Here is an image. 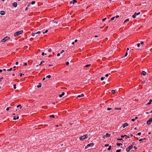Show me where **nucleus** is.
<instances>
[{"instance_id": "f257e3e1", "label": "nucleus", "mask_w": 152, "mask_h": 152, "mask_svg": "<svg viewBox=\"0 0 152 152\" xmlns=\"http://www.w3.org/2000/svg\"><path fill=\"white\" fill-rule=\"evenodd\" d=\"M23 31L22 30H21L20 31H17L14 34V36L15 37H16L18 36L19 35L22 34Z\"/></svg>"}, {"instance_id": "f03ea898", "label": "nucleus", "mask_w": 152, "mask_h": 152, "mask_svg": "<svg viewBox=\"0 0 152 152\" xmlns=\"http://www.w3.org/2000/svg\"><path fill=\"white\" fill-rule=\"evenodd\" d=\"M88 137V135L87 134H85L82 137H80V140H83L86 138H87Z\"/></svg>"}, {"instance_id": "7ed1b4c3", "label": "nucleus", "mask_w": 152, "mask_h": 152, "mask_svg": "<svg viewBox=\"0 0 152 152\" xmlns=\"http://www.w3.org/2000/svg\"><path fill=\"white\" fill-rule=\"evenodd\" d=\"M10 39V37H4L3 39L1 40V42H4L7 41L8 40Z\"/></svg>"}, {"instance_id": "20e7f679", "label": "nucleus", "mask_w": 152, "mask_h": 152, "mask_svg": "<svg viewBox=\"0 0 152 152\" xmlns=\"http://www.w3.org/2000/svg\"><path fill=\"white\" fill-rule=\"evenodd\" d=\"M133 148L132 145H130L126 149V151L127 152H129V151Z\"/></svg>"}, {"instance_id": "39448f33", "label": "nucleus", "mask_w": 152, "mask_h": 152, "mask_svg": "<svg viewBox=\"0 0 152 152\" xmlns=\"http://www.w3.org/2000/svg\"><path fill=\"white\" fill-rule=\"evenodd\" d=\"M140 14V12H138V13L135 12L134 14L132 16V17L133 18H135L137 15H138Z\"/></svg>"}, {"instance_id": "423d86ee", "label": "nucleus", "mask_w": 152, "mask_h": 152, "mask_svg": "<svg viewBox=\"0 0 152 152\" xmlns=\"http://www.w3.org/2000/svg\"><path fill=\"white\" fill-rule=\"evenodd\" d=\"M152 121V118H150L147 122V124L148 125H149Z\"/></svg>"}, {"instance_id": "0eeeda50", "label": "nucleus", "mask_w": 152, "mask_h": 152, "mask_svg": "<svg viewBox=\"0 0 152 152\" xmlns=\"http://www.w3.org/2000/svg\"><path fill=\"white\" fill-rule=\"evenodd\" d=\"M87 145L88 147H92L94 145V144L93 143H91L88 144Z\"/></svg>"}, {"instance_id": "6e6552de", "label": "nucleus", "mask_w": 152, "mask_h": 152, "mask_svg": "<svg viewBox=\"0 0 152 152\" xmlns=\"http://www.w3.org/2000/svg\"><path fill=\"white\" fill-rule=\"evenodd\" d=\"M128 125V124L127 123H125L123 124L122 125V126L123 127V128H124L125 127L127 126Z\"/></svg>"}, {"instance_id": "1a4fd4ad", "label": "nucleus", "mask_w": 152, "mask_h": 152, "mask_svg": "<svg viewBox=\"0 0 152 152\" xmlns=\"http://www.w3.org/2000/svg\"><path fill=\"white\" fill-rule=\"evenodd\" d=\"M77 2L76 0H73L70 2V4H74L75 3H76Z\"/></svg>"}, {"instance_id": "9d476101", "label": "nucleus", "mask_w": 152, "mask_h": 152, "mask_svg": "<svg viewBox=\"0 0 152 152\" xmlns=\"http://www.w3.org/2000/svg\"><path fill=\"white\" fill-rule=\"evenodd\" d=\"M146 75V72L145 71H142L141 73V75H142L145 76Z\"/></svg>"}, {"instance_id": "9b49d317", "label": "nucleus", "mask_w": 152, "mask_h": 152, "mask_svg": "<svg viewBox=\"0 0 152 152\" xmlns=\"http://www.w3.org/2000/svg\"><path fill=\"white\" fill-rule=\"evenodd\" d=\"M5 13V12L4 11H1L0 12V14L2 15H4Z\"/></svg>"}, {"instance_id": "f8f14e48", "label": "nucleus", "mask_w": 152, "mask_h": 152, "mask_svg": "<svg viewBox=\"0 0 152 152\" xmlns=\"http://www.w3.org/2000/svg\"><path fill=\"white\" fill-rule=\"evenodd\" d=\"M65 93L64 92H62V94H60L59 95V97H62L64 94Z\"/></svg>"}, {"instance_id": "ddd939ff", "label": "nucleus", "mask_w": 152, "mask_h": 152, "mask_svg": "<svg viewBox=\"0 0 152 152\" xmlns=\"http://www.w3.org/2000/svg\"><path fill=\"white\" fill-rule=\"evenodd\" d=\"M152 102V100L151 99H150L149 101V102L148 103H147L146 104V105H149V104H151V103Z\"/></svg>"}, {"instance_id": "4468645a", "label": "nucleus", "mask_w": 152, "mask_h": 152, "mask_svg": "<svg viewBox=\"0 0 152 152\" xmlns=\"http://www.w3.org/2000/svg\"><path fill=\"white\" fill-rule=\"evenodd\" d=\"M13 6L14 7H16L17 6V3L16 2H14L13 3Z\"/></svg>"}, {"instance_id": "2eb2a0df", "label": "nucleus", "mask_w": 152, "mask_h": 152, "mask_svg": "<svg viewBox=\"0 0 152 152\" xmlns=\"http://www.w3.org/2000/svg\"><path fill=\"white\" fill-rule=\"evenodd\" d=\"M84 96V94H81V95H78L77 96V98H78L80 97H83Z\"/></svg>"}, {"instance_id": "dca6fc26", "label": "nucleus", "mask_w": 152, "mask_h": 152, "mask_svg": "<svg viewBox=\"0 0 152 152\" xmlns=\"http://www.w3.org/2000/svg\"><path fill=\"white\" fill-rule=\"evenodd\" d=\"M42 84L41 83H39V85L37 86V87L38 88H40L41 87Z\"/></svg>"}, {"instance_id": "f3484780", "label": "nucleus", "mask_w": 152, "mask_h": 152, "mask_svg": "<svg viewBox=\"0 0 152 152\" xmlns=\"http://www.w3.org/2000/svg\"><path fill=\"white\" fill-rule=\"evenodd\" d=\"M116 145L118 146H120L121 145H122V144L121 143H117Z\"/></svg>"}, {"instance_id": "a211bd4d", "label": "nucleus", "mask_w": 152, "mask_h": 152, "mask_svg": "<svg viewBox=\"0 0 152 152\" xmlns=\"http://www.w3.org/2000/svg\"><path fill=\"white\" fill-rule=\"evenodd\" d=\"M106 135L107 137H109L110 136V134L108 133H107L106 134Z\"/></svg>"}, {"instance_id": "6ab92c4d", "label": "nucleus", "mask_w": 152, "mask_h": 152, "mask_svg": "<svg viewBox=\"0 0 152 152\" xmlns=\"http://www.w3.org/2000/svg\"><path fill=\"white\" fill-rule=\"evenodd\" d=\"M146 139L145 138H141L139 140V141L140 142H141L143 140H145Z\"/></svg>"}, {"instance_id": "aec40b11", "label": "nucleus", "mask_w": 152, "mask_h": 152, "mask_svg": "<svg viewBox=\"0 0 152 152\" xmlns=\"http://www.w3.org/2000/svg\"><path fill=\"white\" fill-rule=\"evenodd\" d=\"M129 21V19L127 18L124 21V23H125L127 22H128Z\"/></svg>"}, {"instance_id": "412c9836", "label": "nucleus", "mask_w": 152, "mask_h": 152, "mask_svg": "<svg viewBox=\"0 0 152 152\" xmlns=\"http://www.w3.org/2000/svg\"><path fill=\"white\" fill-rule=\"evenodd\" d=\"M42 32V31H38L37 32H35V33H36V34H39L41 33Z\"/></svg>"}, {"instance_id": "4be33fe9", "label": "nucleus", "mask_w": 152, "mask_h": 152, "mask_svg": "<svg viewBox=\"0 0 152 152\" xmlns=\"http://www.w3.org/2000/svg\"><path fill=\"white\" fill-rule=\"evenodd\" d=\"M111 145H110L109 146V148L107 149V150L109 151V150H110L111 149Z\"/></svg>"}, {"instance_id": "5701e85b", "label": "nucleus", "mask_w": 152, "mask_h": 152, "mask_svg": "<svg viewBox=\"0 0 152 152\" xmlns=\"http://www.w3.org/2000/svg\"><path fill=\"white\" fill-rule=\"evenodd\" d=\"M115 110H121V107L118 108L115 107Z\"/></svg>"}, {"instance_id": "b1692460", "label": "nucleus", "mask_w": 152, "mask_h": 152, "mask_svg": "<svg viewBox=\"0 0 152 152\" xmlns=\"http://www.w3.org/2000/svg\"><path fill=\"white\" fill-rule=\"evenodd\" d=\"M90 66H91V64H87V65H86L85 66V67H88Z\"/></svg>"}, {"instance_id": "393cba45", "label": "nucleus", "mask_w": 152, "mask_h": 152, "mask_svg": "<svg viewBox=\"0 0 152 152\" xmlns=\"http://www.w3.org/2000/svg\"><path fill=\"white\" fill-rule=\"evenodd\" d=\"M125 137V138L126 139H127V138H129V137L127 136L126 135H124Z\"/></svg>"}, {"instance_id": "a878e982", "label": "nucleus", "mask_w": 152, "mask_h": 152, "mask_svg": "<svg viewBox=\"0 0 152 152\" xmlns=\"http://www.w3.org/2000/svg\"><path fill=\"white\" fill-rule=\"evenodd\" d=\"M35 1H33L31 2V4H35Z\"/></svg>"}, {"instance_id": "bb28decb", "label": "nucleus", "mask_w": 152, "mask_h": 152, "mask_svg": "<svg viewBox=\"0 0 152 152\" xmlns=\"http://www.w3.org/2000/svg\"><path fill=\"white\" fill-rule=\"evenodd\" d=\"M45 62V61H42L41 62H40V64H39V65H41L43 63H44Z\"/></svg>"}, {"instance_id": "cd10ccee", "label": "nucleus", "mask_w": 152, "mask_h": 152, "mask_svg": "<svg viewBox=\"0 0 152 152\" xmlns=\"http://www.w3.org/2000/svg\"><path fill=\"white\" fill-rule=\"evenodd\" d=\"M51 76L50 75H48V76H47L46 77V78H50L51 77Z\"/></svg>"}, {"instance_id": "c85d7f7f", "label": "nucleus", "mask_w": 152, "mask_h": 152, "mask_svg": "<svg viewBox=\"0 0 152 152\" xmlns=\"http://www.w3.org/2000/svg\"><path fill=\"white\" fill-rule=\"evenodd\" d=\"M121 149H118L116 150V152H121Z\"/></svg>"}, {"instance_id": "c756f323", "label": "nucleus", "mask_w": 152, "mask_h": 152, "mask_svg": "<svg viewBox=\"0 0 152 152\" xmlns=\"http://www.w3.org/2000/svg\"><path fill=\"white\" fill-rule=\"evenodd\" d=\"M35 34H36V33H32L31 34L32 36H34Z\"/></svg>"}, {"instance_id": "7c9ffc66", "label": "nucleus", "mask_w": 152, "mask_h": 152, "mask_svg": "<svg viewBox=\"0 0 152 152\" xmlns=\"http://www.w3.org/2000/svg\"><path fill=\"white\" fill-rule=\"evenodd\" d=\"M48 30H46V31H45V32H43V31H42V33H43V34H45V33H47V32H48Z\"/></svg>"}, {"instance_id": "2f4dec72", "label": "nucleus", "mask_w": 152, "mask_h": 152, "mask_svg": "<svg viewBox=\"0 0 152 152\" xmlns=\"http://www.w3.org/2000/svg\"><path fill=\"white\" fill-rule=\"evenodd\" d=\"M104 78H105V77H101V80L102 81V80H104Z\"/></svg>"}, {"instance_id": "473e14b6", "label": "nucleus", "mask_w": 152, "mask_h": 152, "mask_svg": "<svg viewBox=\"0 0 152 152\" xmlns=\"http://www.w3.org/2000/svg\"><path fill=\"white\" fill-rule=\"evenodd\" d=\"M10 108H11V107H8L6 108V110L7 111H8L9 110V109Z\"/></svg>"}, {"instance_id": "72a5a7b5", "label": "nucleus", "mask_w": 152, "mask_h": 152, "mask_svg": "<svg viewBox=\"0 0 152 152\" xmlns=\"http://www.w3.org/2000/svg\"><path fill=\"white\" fill-rule=\"evenodd\" d=\"M141 132H139L136 135H139L140 136L141 135Z\"/></svg>"}, {"instance_id": "f704fd0d", "label": "nucleus", "mask_w": 152, "mask_h": 152, "mask_svg": "<svg viewBox=\"0 0 152 152\" xmlns=\"http://www.w3.org/2000/svg\"><path fill=\"white\" fill-rule=\"evenodd\" d=\"M52 51V50L50 49V48L48 49V51L49 52H50Z\"/></svg>"}, {"instance_id": "c9c22d12", "label": "nucleus", "mask_w": 152, "mask_h": 152, "mask_svg": "<svg viewBox=\"0 0 152 152\" xmlns=\"http://www.w3.org/2000/svg\"><path fill=\"white\" fill-rule=\"evenodd\" d=\"M115 17H112V18H111V20H114V19H115Z\"/></svg>"}, {"instance_id": "e433bc0d", "label": "nucleus", "mask_w": 152, "mask_h": 152, "mask_svg": "<svg viewBox=\"0 0 152 152\" xmlns=\"http://www.w3.org/2000/svg\"><path fill=\"white\" fill-rule=\"evenodd\" d=\"M69 63L68 62H67L66 63V65H69Z\"/></svg>"}, {"instance_id": "4c0bfd02", "label": "nucleus", "mask_w": 152, "mask_h": 152, "mask_svg": "<svg viewBox=\"0 0 152 152\" xmlns=\"http://www.w3.org/2000/svg\"><path fill=\"white\" fill-rule=\"evenodd\" d=\"M111 92L113 94H114V93L115 92V90H113L111 91Z\"/></svg>"}, {"instance_id": "58836bf2", "label": "nucleus", "mask_w": 152, "mask_h": 152, "mask_svg": "<svg viewBox=\"0 0 152 152\" xmlns=\"http://www.w3.org/2000/svg\"><path fill=\"white\" fill-rule=\"evenodd\" d=\"M16 85L15 84H14L13 85V88L15 89L16 88Z\"/></svg>"}, {"instance_id": "ea45409f", "label": "nucleus", "mask_w": 152, "mask_h": 152, "mask_svg": "<svg viewBox=\"0 0 152 152\" xmlns=\"http://www.w3.org/2000/svg\"><path fill=\"white\" fill-rule=\"evenodd\" d=\"M20 107V108H21V106L20 104H19L17 106V108L18 107Z\"/></svg>"}, {"instance_id": "a19ab883", "label": "nucleus", "mask_w": 152, "mask_h": 152, "mask_svg": "<svg viewBox=\"0 0 152 152\" xmlns=\"http://www.w3.org/2000/svg\"><path fill=\"white\" fill-rule=\"evenodd\" d=\"M106 19H107L106 18H104V19H102V21L103 22H104V21H105V20H106Z\"/></svg>"}, {"instance_id": "79ce46f5", "label": "nucleus", "mask_w": 152, "mask_h": 152, "mask_svg": "<svg viewBox=\"0 0 152 152\" xmlns=\"http://www.w3.org/2000/svg\"><path fill=\"white\" fill-rule=\"evenodd\" d=\"M64 50H62L61 51V52H60V53L61 54H62L63 53H64Z\"/></svg>"}, {"instance_id": "37998d69", "label": "nucleus", "mask_w": 152, "mask_h": 152, "mask_svg": "<svg viewBox=\"0 0 152 152\" xmlns=\"http://www.w3.org/2000/svg\"><path fill=\"white\" fill-rule=\"evenodd\" d=\"M127 55H128L127 53L126 52L125 53V56H124V57H126Z\"/></svg>"}, {"instance_id": "c03bdc74", "label": "nucleus", "mask_w": 152, "mask_h": 152, "mask_svg": "<svg viewBox=\"0 0 152 152\" xmlns=\"http://www.w3.org/2000/svg\"><path fill=\"white\" fill-rule=\"evenodd\" d=\"M42 56H44V55H46L47 54L46 53H45L44 52H43V53H42Z\"/></svg>"}, {"instance_id": "a18cd8bd", "label": "nucleus", "mask_w": 152, "mask_h": 152, "mask_svg": "<svg viewBox=\"0 0 152 152\" xmlns=\"http://www.w3.org/2000/svg\"><path fill=\"white\" fill-rule=\"evenodd\" d=\"M88 147H88V145H86V146L85 147V149H87Z\"/></svg>"}, {"instance_id": "49530a36", "label": "nucleus", "mask_w": 152, "mask_h": 152, "mask_svg": "<svg viewBox=\"0 0 152 152\" xmlns=\"http://www.w3.org/2000/svg\"><path fill=\"white\" fill-rule=\"evenodd\" d=\"M12 69V68H10V69H8L7 70V71H11Z\"/></svg>"}, {"instance_id": "de8ad7c7", "label": "nucleus", "mask_w": 152, "mask_h": 152, "mask_svg": "<svg viewBox=\"0 0 152 152\" xmlns=\"http://www.w3.org/2000/svg\"><path fill=\"white\" fill-rule=\"evenodd\" d=\"M123 140V139L122 138H120V139H119V138H118L117 139V140Z\"/></svg>"}, {"instance_id": "09e8293b", "label": "nucleus", "mask_w": 152, "mask_h": 152, "mask_svg": "<svg viewBox=\"0 0 152 152\" xmlns=\"http://www.w3.org/2000/svg\"><path fill=\"white\" fill-rule=\"evenodd\" d=\"M54 115H50V117H54Z\"/></svg>"}, {"instance_id": "8fccbe9b", "label": "nucleus", "mask_w": 152, "mask_h": 152, "mask_svg": "<svg viewBox=\"0 0 152 152\" xmlns=\"http://www.w3.org/2000/svg\"><path fill=\"white\" fill-rule=\"evenodd\" d=\"M112 109V108H107V110H111Z\"/></svg>"}, {"instance_id": "3c124183", "label": "nucleus", "mask_w": 152, "mask_h": 152, "mask_svg": "<svg viewBox=\"0 0 152 152\" xmlns=\"http://www.w3.org/2000/svg\"><path fill=\"white\" fill-rule=\"evenodd\" d=\"M115 18H119V16L118 15H117V16H115Z\"/></svg>"}, {"instance_id": "603ef678", "label": "nucleus", "mask_w": 152, "mask_h": 152, "mask_svg": "<svg viewBox=\"0 0 152 152\" xmlns=\"http://www.w3.org/2000/svg\"><path fill=\"white\" fill-rule=\"evenodd\" d=\"M3 79V77H1L0 78V82H1V80L2 79Z\"/></svg>"}, {"instance_id": "864d4df0", "label": "nucleus", "mask_w": 152, "mask_h": 152, "mask_svg": "<svg viewBox=\"0 0 152 152\" xmlns=\"http://www.w3.org/2000/svg\"><path fill=\"white\" fill-rule=\"evenodd\" d=\"M133 148H134V149H137V147H136V146H134L133 147Z\"/></svg>"}, {"instance_id": "5fc2aeb1", "label": "nucleus", "mask_w": 152, "mask_h": 152, "mask_svg": "<svg viewBox=\"0 0 152 152\" xmlns=\"http://www.w3.org/2000/svg\"><path fill=\"white\" fill-rule=\"evenodd\" d=\"M60 54H61L60 53H58V54H57V56H59L60 55Z\"/></svg>"}, {"instance_id": "6e6d98bb", "label": "nucleus", "mask_w": 152, "mask_h": 152, "mask_svg": "<svg viewBox=\"0 0 152 152\" xmlns=\"http://www.w3.org/2000/svg\"><path fill=\"white\" fill-rule=\"evenodd\" d=\"M108 146H109V145H108V144H105V146L106 147H108Z\"/></svg>"}, {"instance_id": "4d7b16f0", "label": "nucleus", "mask_w": 152, "mask_h": 152, "mask_svg": "<svg viewBox=\"0 0 152 152\" xmlns=\"http://www.w3.org/2000/svg\"><path fill=\"white\" fill-rule=\"evenodd\" d=\"M135 120V119H131V121H134Z\"/></svg>"}, {"instance_id": "13d9d810", "label": "nucleus", "mask_w": 152, "mask_h": 152, "mask_svg": "<svg viewBox=\"0 0 152 152\" xmlns=\"http://www.w3.org/2000/svg\"><path fill=\"white\" fill-rule=\"evenodd\" d=\"M140 46V43H138L137 44V47H139Z\"/></svg>"}, {"instance_id": "bf43d9fd", "label": "nucleus", "mask_w": 152, "mask_h": 152, "mask_svg": "<svg viewBox=\"0 0 152 152\" xmlns=\"http://www.w3.org/2000/svg\"><path fill=\"white\" fill-rule=\"evenodd\" d=\"M135 144V142H132V145H134Z\"/></svg>"}, {"instance_id": "052dcab7", "label": "nucleus", "mask_w": 152, "mask_h": 152, "mask_svg": "<svg viewBox=\"0 0 152 152\" xmlns=\"http://www.w3.org/2000/svg\"><path fill=\"white\" fill-rule=\"evenodd\" d=\"M140 44H141V45H142V44H144V42H143L141 41V42H140Z\"/></svg>"}, {"instance_id": "680f3d73", "label": "nucleus", "mask_w": 152, "mask_h": 152, "mask_svg": "<svg viewBox=\"0 0 152 152\" xmlns=\"http://www.w3.org/2000/svg\"><path fill=\"white\" fill-rule=\"evenodd\" d=\"M13 119H14V120H16V118L15 116H14V118H13Z\"/></svg>"}, {"instance_id": "e2e57ef3", "label": "nucleus", "mask_w": 152, "mask_h": 152, "mask_svg": "<svg viewBox=\"0 0 152 152\" xmlns=\"http://www.w3.org/2000/svg\"><path fill=\"white\" fill-rule=\"evenodd\" d=\"M108 76H109L108 74H106V75H105V76L106 77H108Z\"/></svg>"}, {"instance_id": "0e129e2a", "label": "nucleus", "mask_w": 152, "mask_h": 152, "mask_svg": "<svg viewBox=\"0 0 152 152\" xmlns=\"http://www.w3.org/2000/svg\"><path fill=\"white\" fill-rule=\"evenodd\" d=\"M18 62H16V63H15L16 65H18Z\"/></svg>"}, {"instance_id": "69168bd1", "label": "nucleus", "mask_w": 152, "mask_h": 152, "mask_svg": "<svg viewBox=\"0 0 152 152\" xmlns=\"http://www.w3.org/2000/svg\"><path fill=\"white\" fill-rule=\"evenodd\" d=\"M24 65L25 66H26V65H27V63H26V62L25 63H24Z\"/></svg>"}, {"instance_id": "338daca9", "label": "nucleus", "mask_w": 152, "mask_h": 152, "mask_svg": "<svg viewBox=\"0 0 152 152\" xmlns=\"http://www.w3.org/2000/svg\"><path fill=\"white\" fill-rule=\"evenodd\" d=\"M77 39H75V40L74 42H75H75H77Z\"/></svg>"}, {"instance_id": "774afa93", "label": "nucleus", "mask_w": 152, "mask_h": 152, "mask_svg": "<svg viewBox=\"0 0 152 152\" xmlns=\"http://www.w3.org/2000/svg\"><path fill=\"white\" fill-rule=\"evenodd\" d=\"M28 7H27L25 9V11H26L27 10H28Z\"/></svg>"}]
</instances>
